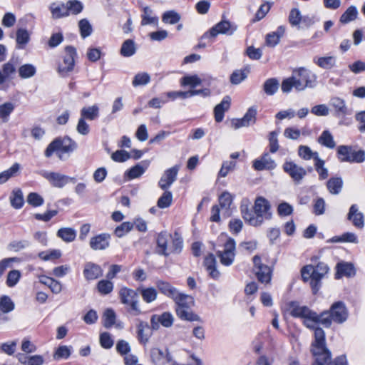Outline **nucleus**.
Here are the masks:
<instances>
[{"label":"nucleus","mask_w":365,"mask_h":365,"mask_svg":"<svg viewBox=\"0 0 365 365\" xmlns=\"http://www.w3.org/2000/svg\"><path fill=\"white\" fill-rule=\"evenodd\" d=\"M116 315L115 312L112 309H107L105 310L103 314V326L109 329L114 325L115 322Z\"/></svg>","instance_id":"603ef678"},{"label":"nucleus","mask_w":365,"mask_h":365,"mask_svg":"<svg viewBox=\"0 0 365 365\" xmlns=\"http://www.w3.org/2000/svg\"><path fill=\"white\" fill-rule=\"evenodd\" d=\"M347 220L357 229L361 230L364 227V215L363 212L359 211V206L356 204H353L349 207Z\"/></svg>","instance_id":"a211bd4d"},{"label":"nucleus","mask_w":365,"mask_h":365,"mask_svg":"<svg viewBox=\"0 0 365 365\" xmlns=\"http://www.w3.org/2000/svg\"><path fill=\"white\" fill-rule=\"evenodd\" d=\"M167 354H170L168 352L165 353L159 348H153L150 350L151 360L155 365H164L165 361H167Z\"/></svg>","instance_id":"a19ab883"},{"label":"nucleus","mask_w":365,"mask_h":365,"mask_svg":"<svg viewBox=\"0 0 365 365\" xmlns=\"http://www.w3.org/2000/svg\"><path fill=\"white\" fill-rule=\"evenodd\" d=\"M313 61L322 68L331 69L336 65V57L334 56L315 57Z\"/></svg>","instance_id":"f704fd0d"},{"label":"nucleus","mask_w":365,"mask_h":365,"mask_svg":"<svg viewBox=\"0 0 365 365\" xmlns=\"http://www.w3.org/2000/svg\"><path fill=\"white\" fill-rule=\"evenodd\" d=\"M143 14L141 15L142 26L153 24L157 26L158 25V17L153 15V11L150 7L145 6L143 9Z\"/></svg>","instance_id":"2f4dec72"},{"label":"nucleus","mask_w":365,"mask_h":365,"mask_svg":"<svg viewBox=\"0 0 365 365\" xmlns=\"http://www.w3.org/2000/svg\"><path fill=\"white\" fill-rule=\"evenodd\" d=\"M18 71L19 76L25 79L34 76L36 73V68L34 65L26 63L20 66Z\"/></svg>","instance_id":"3c124183"},{"label":"nucleus","mask_w":365,"mask_h":365,"mask_svg":"<svg viewBox=\"0 0 365 365\" xmlns=\"http://www.w3.org/2000/svg\"><path fill=\"white\" fill-rule=\"evenodd\" d=\"M233 197L227 191L223 192L219 197V203L222 209L228 210L232 203Z\"/></svg>","instance_id":"680f3d73"},{"label":"nucleus","mask_w":365,"mask_h":365,"mask_svg":"<svg viewBox=\"0 0 365 365\" xmlns=\"http://www.w3.org/2000/svg\"><path fill=\"white\" fill-rule=\"evenodd\" d=\"M50 9L54 19H59L68 15L66 4L53 3L50 6Z\"/></svg>","instance_id":"4c0bfd02"},{"label":"nucleus","mask_w":365,"mask_h":365,"mask_svg":"<svg viewBox=\"0 0 365 365\" xmlns=\"http://www.w3.org/2000/svg\"><path fill=\"white\" fill-rule=\"evenodd\" d=\"M177 316L182 320L188 322H201L199 315L194 313L191 308L175 309Z\"/></svg>","instance_id":"72a5a7b5"},{"label":"nucleus","mask_w":365,"mask_h":365,"mask_svg":"<svg viewBox=\"0 0 365 365\" xmlns=\"http://www.w3.org/2000/svg\"><path fill=\"white\" fill-rule=\"evenodd\" d=\"M76 143L68 137L63 138V139L57 138L48 145L45 150V155L49 158L55 151L70 153L76 150Z\"/></svg>","instance_id":"6e6552de"},{"label":"nucleus","mask_w":365,"mask_h":365,"mask_svg":"<svg viewBox=\"0 0 365 365\" xmlns=\"http://www.w3.org/2000/svg\"><path fill=\"white\" fill-rule=\"evenodd\" d=\"M21 274L20 271L14 269L7 274L6 285L9 287H14L19 281Z\"/></svg>","instance_id":"338daca9"},{"label":"nucleus","mask_w":365,"mask_h":365,"mask_svg":"<svg viewBox=\"0 0 365 365\" xmlns=\"http://www.w3.org/2000/svg\"><path fill=\"white\" fill-rule=\"evenodd\" d=\"M329 104L334 109L336 116H345L350 114L345 101L339 97L331 98Z\"/></svg>","instance_id":"cd10ccee"},{"label":"nucleus","mask_w":365,"mask_h":365,"mask_svg":"<svg viewBox=\"0 0 365 365\" xmlns=\"http://www.w3.org/2000/svg\"><path fill=\"white\" fill-rule=\"evenodd\" d=\"M276 166L274 160L267 153L253 163V167L257 170H273Z\"/></svg>","instance_id":"4be33fe9"},{"label":"nucleus","mask_w":365,"mask_h":365,"mask_svg":"<svg viewBox=\"0 0 365 365\" xmlns=\"http://www.w3.org/2000/svg\"><path fill=\"white\" fill-rule=\"evenodd\" d=\"M137 48L135 43L132 39L125 40L120 48V53L123 57H130L136 52Z\"/></svg>","instance_id":"ea45409f"},{"label":"nucleus","mask_w":365,"mask_h":365,"mask_svg":"<svg viewBox=\"0 0 365 365\" xmlns=\"http://www.w3.org/2000/svg\"><path fill=\"white\" fill-rule=\"evenodd\" d=\"M337 156L341 162L361 163L365 160V151L361 149L356 150L350 145H339Z\"/></svg>","instance_id":"0eeeda50"},{"label":"nucleus","mask_w":365,"mask_h":365,"mask_svg":"<svg viewBox=\"0 0 365 365\" xmlns=\"http://www.w3.org/2000/svg\"><path fill=\"white\" fill-rule=\"evenodd\" d=\"M173 322L174 317L168 312H165L161 314H153L150 318L151 328L154 331L159 329L160 324L164 327L169 328L173 326Z\"/></svg>","instance_id":"2eb2a0df"},{"label":"nucleus","mask_w":365,"mask_h":365,"mask_svg":"<svg viewBox=\"0 0 365 365\" xmlns=\"http://www.w3.org/2000/svg\"><path fill=\"white\" fill-rule=\"evenodd\" d=\"M343 187V180L340 177L331 178L327 182V187L332 195H338L341 192Z\"/></svg>","instance_id":"e433bc0d"},{"label":"nucleus","mask_w":365,"mask_h":365,"mask_svg":"<svg viewBox=\"0 0 365 365\" xmlns=\"http://www.w3.org/2000/svg\"><path fill=\"white\" fill-rule=\"evenodd\" d=\"M65 51L66 56L63 57V61L58 66V73L61 76H66L73 71L76 56V50L71 46H67Z\"/></svg>","instance_id":"9d476101"},{"label":"nucleus","mask_w":365,"mask_h":365,"mask_svg":"<svg viewBox=\"0 0 365 365\" xmlns=\"http://www.w3.org/2000/svg\"><path fill=\"white\" fill-rule=\"evenodd\" d=\"M103 274L101 267L93 262H87L83 269V275L87 280H94Z\"/></svg>","instance_id":"b1692460"},{"label":"nucleus","mask_w":365,"mask_h":365,"mask_svg":"<svg viewBox=\"0 0 365 365\" xmlns=\"http://www.w3.org/2000/svg\"><path fill=\"white\" fill-rule=\"evenodd\" d=\"M57 235L61 238L64 242H73L76 236L75 230L69 227L61 228L58 230Z\"/></svg>","instance_id":"de8ad7c7"},{"label":"nucleus","mask_w":365,"mask_h":365,"mask_svg":"<svg viewBox=\"0 0 365 365\" xmlns=\"http://www.w3.org/2000/svg\"><path fill=\"white\" fill-rule=\"evenodd\" d=\"M138 290L146 303H151L157 299L158 292L153 287L142 288Z\"/></svg>","instance_id":"09e8293b"},{"label":"nucleus","mask_w":365,"mask_h":365,"mask_svg":"<svg viewBox=\"0 0 365 365\" xmlns=\"http://www.w3.org/2000/svg\"><path fill=\"white\" fill-rule=\"evenodd\" d=\"M317 84V76L304 67L294 70L291 77L284 79L281 86L284 93H289L294 88L297 91H303L306 88H314Z\"/></svg>","instance_id":"f257e3e1"},{"label":"nucleus","mask_w":365,"mask_h":365,"mask_svg":"<svg viewBox=\"0 0 365 365\" xmlns=\"http://www.w3.org/2000/svg\"><path fill=\"white\" fill-rule=\"evenodd\" d=\"M358 15V11L354 6H349L340 17V22L347 24L354 21Z\"/></svg>","instance_id":"6e6d98bb"},{"label":"nucleus","mask_w":365,"mask_h":365,"mask_svg":"<svg viewBox=\"0 0 365 365\" xmlns=\"http://www.w3.org/2000/svg\"><path fill=\"white\" fill-rule=\"evenodd\" d=\"M173 201V195L170 191H165L158 200V207L162 209L168 207Z\"/></svg>","instance_id":"0e129e2a"},{"label":"nucleus","mask_w":365,"mask_h":365,"mask_svg":"<svg viewBox=\"0 0 365 365\" xmlns=\"http://www.w3.org/2000/svg\"><path fill=\"white\" fill-rule=\"evenodd\" d=\"M148 164L149 163H147L145 168L143 167L141 165L138 164V165L133 166V168H131L130 170H128L126 172L125 175L128 176V178L130 180L139 178L144 173V172L145 171L146 168L148 166Z\"/></svg>","instance_id":"13d9d810"},{"label":"nucleus","mask_w":365,"mask_h":365,"mask_svg":"<svg viewBox=\"0 0 365 365\" xmlns=\"http://www.w3.org/2000/svg\"><path fill=\"white\" fill-rule=\"evenodd\" d=\"M204 266L211 278L214 279H219L220 272L217 269V261L214 255L210 254L205 258Z\"/></svg>","instance_id":"5701e85b"},{"label":"nucleus","mask_w":365,"mask_h":365,"mask_svg":"<svg viewBox=\"0 0 365 365\" xmlns=\"http://www.w3.org/2000/svg\"><path fill=\"white\" fill-rule=\"evenodd\" d=\"M29 34L27 30L19 29L16 31V43L19 48H22L29 41Z\"/></svg>","instance_id":"e2e57ef3"},{"label":"nucleus","mask_w":365,"mask_h":365,"mask_svg":"<svg viewBox=\"0 0 365 365\" xmlns=\"http://www.w3.org/2000/svg\"><path fill=\"white\" fill-rule=\"evenodd\" d=\"M329 267L324 262H319L316 266L307 265L302 269V277L304 282L310 280V285L315 294L321 287V280L327 274Z\"/></svg>","instance_id":"7ed1b4c3"},{"label":"nucleus","mask_w":365,"mask_h":365,"mask_svg":"<svg viewBox=\"0 0 365 365\" xmlns=\"http://www.w3.org/2000/svg\"><path fill=\"white\" fill-rule=\"evenodd\" d=\"M159 292L166 297L173 299L178 290L173 287L168 282L158 280L155 283Z\"/></svg>","instance_id":"7c9ffc66"},{"label":"nucleus","mask_w":365,"mask_h":365,"mask_svg":"<svg viewBox=\"0 0 365 365\" xmlns=\"http://www.w3.org/2000/svg\"><path fill=\"white\" fill-rule=\"evenodd\" d=\"M150 81V76L146 72L137 73L132 81L134 87L143 86L148 84Z\"/></svg>","instance_id":"864d4df0"},{"label":"nucleus","mask_w":365,"mask_h":365,"mask_svg":"<svg viewBox=\"0 0 365 365\" xmlns=\"http://www.w3.org/2000/svg\"><path fill=\"white\" fill-rule=\"evenodd\" d=\"M231 98L226 96L223 98L221 103L217 104L214 108L215 119L216 122L220 123L224 118V113L227 111L230 107Z\"/></svg>","instance_id":"393cba45"},{"label":"nucleus","mask_w":365,"mask_h":365,"mask_svg":"<svg viewBox=\"0 0 365 365\" xmlns=\"http://www.w3.org/2000/svg\"><path fill=\"white\" fill-rule=\"evenodd\" d=\"M179 170V166L175 165L166 170L159 180V187L166 190L175 181Z\"/></svg>","instance_id":"6ab92c4d"},{"label":"nucleus","mask_w":365,"mask_h":365,"mask_svg":"<svg viewBox=\"0 0 365 365\" xmlns=\"http://www.w3.org/2000/svg\"><path fill=\"white\" fill-rule=\"evenodd\" d=\"M297 153L298 155L305 160L313 158L315 162L317 158H319L318 153L313 152L311 148L307 145H299Z\"/></svg>","instance_id":"79ce46f5"},{"label":"nucleus","mask_w":365,"mask_h":365,"mask_svg":"<svg viewBox=\"0 0 365 365\" xmlns=\"http://www.w3.org/2000/svg\"><path fill=\"white\" fill-rule=\"evenodd\" d=\"M172 299L175 303V309L191 308L194 304V300L191 296L180 292H178Z\"/></svg>","instance_id":"a878e982"},{"label":"nucleus","mask_w":365,"mask_h":365,"mask_svg":"<svg viewBox=\"0 0 365 365\" xmlns=\"http://www.w3.org/2000/svg\"><path fill=\"white\" fill-rule=\"evenodd\" d=\"M318 143L322 145L331 149L334 148L336 146L334 138L329 130H324L322 133L321 135L318 138Z\"/></svg>","instance_id":"c03bdc74"},{"label":"nucleus","mask_w":365,"mask_h":365,"mask_svg":"<svg viewBox=\"0 0 365 365\" xmlns=\"http://www.w3.org/2000/svg\"><path fill=\"white\" fill-rule=\"evenodd\" d=\"M279 88V82L276 78L267 79L263 86L264 91L269 96L274 95Z\"/></svg>","instance_id":"5fc2aeb1"},{"label":"nucleus","mask_w":365,"mask_h":365,"mask_svg":"<svg viewBox=\"0 0 365 365\" xmlns=\"http://www.w3.org/2000/svg\"><path fill=\"white\" fill-rule=\"evenodd\" d=\"M16 71V66L13 62L9 61L4 63L0 68V86L6 80L12 78Z\"/></svg>","instance_id":"c85d7f7f"},{"label":"nucleus","mask_w":365,"mask_h":365,"mask_svg":"<svg viewBox=\"0 0 365 365\" xmlns=\"http://www.w3.org/2000/svg\"><path fill=\"white\" fill-rule=\"evenodd\" d=\"M349 316L348 309L343 302H334L329 310L322 312L319 315V324L325 327H330L332 322L337 324L345 322Z\"/></svg>","instance_id":"f03ea898"},{"label":"nucleus","mask_w":365,"mask_h":365,"mask_svg":"<svg viewBox=\"0 0 365 365\" xmlns=\"http://www.w3.org/2000/svg\"><path fill=\"white\" fill-rule=\"evenodd\" d=\"M99 116V108L97 105L83 107L81 110V118L84 120H94Z\"/></svg>","instance_id":"c9c22d12"},{"label":"nucleus","mask_w":365,"mask_h":365,"mask_svg":"<svg viewBox=\"0 0 365 365\" xmlns=\"http://www.w3.org/2000/svg\"><path fill=\"white\" fill-rule=\"evenodd\" d=\"M257 109L255 107H250L243 118L234 119L232 121V126L235 129H239L242 127H248L253 125L256 121Z\"/></svg>","instance_id":"f3484780"},{"label":"nucleus","mask_w":365,"mask_h":365,"mask_svg":"<svg viewBox=\"0 0 365 365\" xmlns=\"http://www.w3.org/2000/svg\"><path fill=\"white\" fill-rule=\"evenodd\" d=\"M218 241L219 242H223L224 247L222 251H217V252L220 263L225 266H230L233 263L235 257V241L225 235H221Z\"/></svg>","instance_id":"39448f33"},{"label":"nucleus","mask_w":365,"mask_h":365,"mask_svg":"<svg viewBox=\"0 0 365 365\" xmlns=\"http://www.w3.org/2000/svg\"><path fill=\"white\" fill-rule=\"evenodd\" d=\"M237 30V26L231 24L228 21H221L213 27H212L208 32L205 33L203 36L204 38H215L218 34L232 35Z\"/></svg>","instance_id":"ddd939ff"},{"label":"nucleus","mask_w":365,"mask_h":365,"mask_svg":"<svg viewBox=\"0 0 365 365\" xmlns=\"http://www.w3.org/2000/svg\"><path fill=\"white\" fill-rule=\"evenodd\" d=\"M288 311L292 317L303 319L304 324L307 328H314L319 324V315L308 307L301 306L297 302H290L288 304Z\"/></svg>","instance_id":"20e7f679"},{"label":"nucleus","mask_w":365,"mask_h":365,"mask_svg":"<svg viewBox=\"0 0 365 365\" xmlns=\"http://www.w3.org/2000/svg\"><path fill=\"white\" fill-rule=\"evenodd\" d=\"M206 81L205 79H201L197 75L185 76L180 79V84L182 86H189L192 88H195L200 86L202 81Z\"/></svg>","instance_id":"49530a36"},{"label":"nucleus","mask_w":365,"mask_h":365,"mask_svg":"<svg viewBox=\"0 0 365 365\" xmlns=\"http://www.w3.org/2000/svg\"><path fill=\"white\" fill-rule=\"evenodd\" d=\"M162 20L165 24H175L180 20V16L174 10H170L163 14Z\"/></svg>","instance_id":"052dcab7"},{"label":"nucleus","mask_w":365,"mask_h":365,"mask_svg":"<svg viewBox=\"0 0 365 365\" xmlns=\"http://www.w3.org/2000/svg\"><path fill=\"white\" fill-rule=\"evenodd\" d=\"M241 212L244 220L252 226H259L263 222V218L257 216L255 212L253 213L252 210H249L247 207L242 206Z\"/></svg>","instance_id":"c756f323"},{"label":"nucleus","mask_w":365,"mask_h":365,"mask_svg":"<svg viewBox=\"0 0 365 365\" xmlns=\"http://www.w3.org/2000/svg\"><path fill=\"white\" fill-rule=\"evenodd\" d=\"M120 302L128 307V311L133 316L141 314L138 292L128 287H123L119 292Z\"/></svg>","instance_id":"423d86ee"},{"label":"nucleus","mask_w":365,"mask_h":365,"mask_svg":"<svg viewBox=\"0 0 365 365\" xmlns=\"http://www.w3.org/2000/svg\"><path fill=\"white\" fill-rule=\"evenodd\" d=\"M356 274V269L351 263L340 262L336 264V279H340L345 276L347 277H354Z\"/></svg>","instance_id":"bb28decb"},{"label":"nucleus","mask_w":365,"mask_h":365,"mask_svg":"<svg viewBox=\"0 0 365 365\" xmlns=\"http://www.w3.org/2000/svg\"><path fill=\"white\" fill-rule=\"evenodd\" d=\"M41 175L46 179L50 184L58 188L63 187L68 182H75L76 178L56 172H49L43 170Z\"/></svg>","instance_id":"9b49d317"},{"label":"nucleus","mask_w":365,"mask_h":365,"mask_svg":"<svg viewBox=\"0 0 365 365\" xmlns=\"http://www.w3.org/2000/svg\"><path fill=\"white\" fill-rule=\"evenodd\" d=\"M324 160L320 158L314 162L315 170L319 174V179L321 180L327 179L329 176L328 169L324 167Z\"/></svg>","instance_id":"4d7b16f0"},{"label":"nucleus","mask_w":365,"mask_h":365,"mask_svg":"<svg viewBox=\"0 0 365 365\" xmlns=\"http://www.w3.org/2000/svg\"><path fill=\"white\" fill-rule=\"evenodd\" d=\"M14 108V104L11 102H6L0 105V119L3 123H6L9 120V117Z\"/></svg>","instance_id":"8fccbe9b"},{"label":"nucleus","mask_w":365,"mask_h":365,"mask_svg":"<svg viewBox=\"0 0 365 365\" xmlns=\"http://www.w3.org/2000/svg\"><path fill=\"white\" fill-rule=\"evenodd\" d=\"M15 305L11 299L4 295L0 298V310L3 313H8L14 309Z\"/></svg>","instance_id":"bf43d9fd"},{"label":"nucleus","mask_w":365,"mask_h":365,"mask_svg":"<svg viewBox=\"0 0 365 365\" xmlns=\"http://www.w3.org/2000/svg\"><path fill=\"white\" fill-rule=\"evenodd\" d=\"M137 324V336L141 344H145L148 342L150 337L152 335L151 326L148 323L140 319H138Z\"/></svg>","instance_id":"412c9836"},{"label":"nucleus","mask_w":365,"mask_h":365,"mask_svg":"<svg viewBox=\"0 0 365 365\" xmlns=\"http://www.w3.org/2000/svg\"><path fill=\"white\" fill-rule=\"evenodd\" d=\"M11 206L15 209H20L24 203L22 191L20 189H14L10 197Z\"/></svg>","instance_id":"37998d69"},{"label":"nucleus","mask_w":365,"mask_h":365,"mask_svg":"<svg viewBox=\"0 0 365 365\" xmlns=\"http://www.w3.org/2000/svg\"><path fill=\"white\" fill-rule=\"evenodd\" d=\"M172 239V235L167 232H160L156 237L157 247L155 249L156 253L160 255L168 257L170 254V246L168 243Z\"/></svg>","instance_id":"dca6fc26"},{"label":"nucleus","mask_w":365,"mask_h":365,"mask_svg":"<svg viewBox=\"0 0 365 365\" xmlns=\"http://www.w3.org/2000/svg\"><path fill=\"white\" fill-rule=\"evenodd\" d=\"M81 36L85 38L92 33V27L87 19H81L78 23Z\"/></svg>","instance_id":"774afa93"},{"label":"nucleus","mask_w":365,"mask_h":365,"mask_svg":"<svg viewBox=\"0 0 365 365\" xmlns=\"http://www.w3.org/2000/svg\"><path fill=\"white\" fill-rule=\"evenodd\" d=\"M110 235L106 233H102L93 237L90 240V247L93 250H103L110 245Z\"/></svg>","instance_id":"aec40b11"},{"label":"nucleus","mask_w":365,"mask_h":365,"mask_svg":"<svg viewBox=\"0 0 365 365\" xmlns=\"http://www.w3.org/2000/svg\"><path fill=\"white\" fill-rule=\"evenodd\" d=\"M21 166L18 163H15L13 165L6 170L0 173V184H4L7 182L10 178L18 175Z\"/></svg>","instance_id":"58836bf2"},{"label":"nucleus","mask_w":365,"mask_h":365,"mask_svg":"<svg viewBox=\"0 0 365 365\" xmlns=\"http://www.w3.org/2000/svg\"><path fill=\"white\" fill-rule=\"evenodd\" d=\"M283 170L297 184H299L307 175L305 168L297 165L294 161L286 160L283 164Z\"/></svg>","instance_id":"f8f14e48"},{"label":"nucleus","mask_w":365,"mask_h":365,"mask_svg":"<svg viewBox=\"0 0 365 365\" xmlns=\"http://www.w3.org/2000/svg\"><path fill=\"white\" fill-rule=\"evenodd\" d=\"M312 351L315 357L317 365H327L330 363L331 355L325 342L312 343Z\"/></svg>","instance_id":"4468645a"},{"label":"nucleus","mask_w":365,"mask_h":365,"mask_svg":"<svg viewBox=\"0 0 365 365\" xmlns=\"http://www.w3.org/2000/svg\"><path fill=\"white\" fill-rule=\"evenodd\" d=\"M171 245H170V252L171 253H180L183 247V240L181 236L178 233L175 232L173 235H172V239L170 240Z\"/></svg>","instance_id":"a18cd8bd"},{"label":"nucleus","mask_w":365,"mask_h":365,"mask_svg":"<svg viewBox=\"0 0 365 365\" xmlns=\"http://www.w3.org/2000/svg\"><path fill=\"white\" fill-rule=\"evenodd\" d=\"M254 272L259 282L268 284L272 279V270L268 265L262 263L260 257H253Z\"/></svg>","instance_id":"1a4fd4ad"},{"label":"nucleus","mask_w":365,"mask_h":365,"mask_svg":"<svg viewBox=\"0 0 365 365\" xmlns=\"http://www.w3.org/2000/svg\"><path fill=\"white\" fill-rule=\"evenodd\" d=\"M269 208L270 205L267 200L262 197H259L256 199L254 210L257 216H260L263 218V216L267 213Z\"/></svg>","instance_id":"473e14b6"},{"label":"nucleus","mask_w":365,"mask_h":365,"mask_svg":"<svg viewBox=\"0 0 365 365\" xmlns=\"http://www.w3.org/2000/svg\"><path fill=\"white\" fill-rule=\"evenodd\" d=\"M133 227V224L130 222H125L118 226L114 231L118 237H122L128 233Z\"/></svg>","instance_id":"69168bd1"}]
</instances>
